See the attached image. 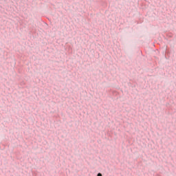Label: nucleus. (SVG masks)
I'll list each match as a JSON object with an SVG mask.
<instances>
[{"mask_svg": "<svg viewBox=\"0 0 176 176\" xmlns=\"http://www.w3.org/2000/svg\"><path fill=\"white\" fill-rule=\"evenodd\" d=\"M97 176H102L101 173H98Z\"/></svg>", "mask_w": 176, "mask_h": 176, "instance_id": "obj_1", "label": "nucleus"}]
</instances>
